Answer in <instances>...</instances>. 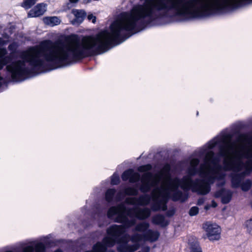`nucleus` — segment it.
<instances>
[{"mask_svg": "<svg viewBox=\"0 0 252 252\" xmlns=\"http://www.w3.org/2000/svg\"><path fill=\"white\" fill-rule=\"evenodd\" d=\"M114 222L121 223V225L112 224L106 230L107 237L114 245L116 242H120L124 239H127L129 235L126 233L127 230L136 224L135 219H129L126 216L120 214L115 217Z\"/></svg>", "mask_w": 252, "mask_h": 252, "instance_id": "f257e3e1", "label": "nucleus"}, {"mask_svg": "<svg viewBox=\"0 0 252 252\" xmlns=\"http://www.w3.org/2000/svg\"><path fill=\"white\" fill-rule=\"evenodd\" d=\"M205 163L200 164L199 168H195L190 166L187 170V175L184 176L182 179L177 177L174 178V181L179 184H182L181 189L185 191H188L191 189L193 192L197 185L198 182H203L204 180L196 178L195 180L192 179V177L196 174L200 176H203L206 174Z\"/></svg>", "mask_w": 252, "mask_h": 252, "instance_id": "f03ea898", "label": "nucleus"}, {"mask_svg": "<svg viewBox=\"0 0 252 252\" xmlns=\"http://www.w3.org/2000/svg\"><path fill=\"white\" fill-rule=\"evenodd\" d=\"M233 136V135L232 133L222 131L221 137L217 136L208 142L207 148L211 150L217 145L222 143L223 145L221 144L219 146V151L217 156H219L220 158H226L229 154V151H233L234 147L233 145L227 144L226 140L227 139L231 140Z\"/></svg>", "mask_w": 252, "mask_h": 252, "instance_id": "7ed1b4c3", "label": "nucleus"}, {"mask_svg": "<svg viewBox=\"0 0 252 252\" xmlns=\"http://www.w3.org/2000/svg\"><path fill=\"white\" fill-rule=\"evenodd\" d=\"M217 1L220 2L223 14L252 3V0H217Z\"/></svg>", "mask_w": 252, "mask_h": 252, "instance_id": "20e7f679", "label": "nucleus"}, {"mask_svg": "<svg viewBox=\"0 0 252 252\" xmlns=\"http://www.w3.org/2000/svg\"><path fill=\"white\" fill-rule=\"evenodd\" d=\"M204 181L198 182L197 185L193 192L198 194L204 195L207 194L211 190V185L215 183V176H209L206 179H202Z\"/></svg>", "mask_w": 252, "mask_h": 252, "instance_id": "39448f33", "label": "nucleus"}, {"mask_svg": "<svg viewBox=\"0 0 252 252\" xmlns=\"http://www.w3.org/2000/svg\"><path fill=\"white\" fill-rule=\"evenodd\" d=\"M170 199L169 192L161 195L160 198L157 197L154 199V203L151 205V210L158 212L160 210L165 211L167 210V203Z\"/></svg>", "mask_w": 252, "mask_h": 252, "instance_id": "423d86ee", "label": "nucleus"}, {"mask_svg": "<svg viewBox=\"0 0 252 252\" xmlns=\"http://www.w3.org/2000/svg\"><path fill=\"white\" fill-rule=\"evenodd\" d=\"M203 228L205 229L207 237L210 240L214 241L220 239V228L218 225L207 222L204 224Z\"/></svg>", "mask_w": 252, "mask_h": 252, "instance_id": "0eeeda50", "label": "nucleus"}, {"mask_svg": "<svg viewBox=\"0 0 252 252\" xmlns=\"http://www.w3.org/2000/svg\"><path fill=\"white\" fill-rule=\"evenodd\" d=\"M154 178V175L152 172L144 173L142 175L141 179L142 185L139 188L140 191L144 194L150 191L153 187L151 180Z\"/></svg>", "mask_w": 252, "mask_h": 252, "instance_id": "6e6552de", "label": "nucleus"}, {"mask_svg": "<svg viewBox=\"0 0 252 252\" xmlns=\"http://www.w3.org/2000/svg\"><path fill=\"white\" fill-rule=\"evenodd\" d=\"M174 189L171 195H170V198L174 201L177 202L180 201L181 202H185L188 198L189 195L187 193H184L181 190L178 189L180 187L181 188L182 184H179L174 181Z\"/></svg>", "mask_w": 252, "mask_h": 252, "instance_id": "1a4fd4ad", "label": "nucleus"}, {"mask_svg": "<svg viewBox=\"0 0 252 252\" xmlns=\"http://www.w3.org/2000/svg\"><path fill=\"white\" fill-rule=\"evenodd\" d=\"M244 165V163L241 160H239L238 162H228L224 160L223 161V170L226 171H232L238 173L241 171Z\"/></svg>", "mask_w": 252, "mask_h": 252, "instance_id": "9d476101", "label": "nucleus"}, {"mask_svg": "<svg viewBox=\"0 0 252 252\" xmlns=\"http://www.w3.org/2000/svg\"><path fill=\"white\" fill-rule=\"evenodd\" d=\"M113 246L114 243H112L107 237H104L102 242H97L94 245L92 251L93 252H106L108 247H111Z\"/></svg>", "mask_w": 252, "mask_h": 252, "instance_id": "9b49d317", "label": "nucleus"}, {"mask_svg": "<svg viewBox=\"0 0 252 252\" xmlns=\"http://www.w3.org/2000/svg\"><path fill=\"white\" fill-rule=\"evenodd\" d=\"M75 18L71 21V24L73 25H79L81 24L87 16V13L84 10L73 9L71 11Z\"/></svg>", "mask_w": 252, "mask_h": 252, "instance_id": "f8f14e48", "label": "nucleus"}, {"mask_svg": "<svg viewBox=\"0 0 252 252\" xmlns=\"http://www.w3.org/2000/svg\"><path fill=\"white\" fill-rule=\"evenodd\" d=\"M46 4L43 3L37 4L30 10L28 14V17H37L43 15L46 11Z\"/></svg>", "mask_w": 252, "mask_h": 252, "instance_id": "ddd939ff", "label": "nucleus"}, {"mask_svg": "<svg viewBox=\"0 0 252 252\" xmlns=\"http://www.w3.org/2000/svg\"><path fill=\"white\" fill-rule=\"evenodd\" d=\"M144 241H149L153 243L158 239L160 233L158 231L149 229L147 232L144 233Z\"/></svg>", "mask_w": 252, "mask_h": 252, "instance_id": "4468645a", "label": "nucleus"}, {"mask_svg": "<svg viewBox=\"0 0 252 252\" xmlns=\"http://www.w3.org/2000/svg\"><path fill=\"white\" fill-rule=\"evenodd\" d=\"M152 221L153 224L159 225L162 227H165L169 224V221L166 220L164 216L161 214H157L153 216Z\"/></svg>", "mask_w": 252, "mask_h": 252, "instance_id": "2eb2a0df", "label": "nucleus"}, {"mask_svg": "<svg viewBox=\"0 0 252 252\" xmlns=\"http://www.w3.org/2000/svg\"><path fill=\"white\" fill-rule=\"evenodd\" d=\"M151 214V211L149 208H139L136 210L135 217L139 220H144L148 219Z\"/></svg>", "mask_w": 252, "mask_h": 252, "instance_id": "dca6fc26", "label": "nucleus"}, {"mask_svg": "<svg viewBox=\"0 0 252 252\" xmlns=\"http://www.w3.org/2000/svg\"><path fill=\"white\" fill-rule=\"evenodd\" d=\"M243 174L240 172L231 174V183L232 188L237 189L240 187L242 181L245 178L243 177Z\"/></svg>", "mask_w": 252, "mask_h": 252, "instance_id": "f3484780", "label": "nucleus"}, {"mask_svg": "<svg viewBox=\"0 0 252 252\" xmlns=\"http://www.w3.org/2000/svg\"><path fill=\"white\" fill-rule=\"evenodd\" d=\"M6 53L7 52L5 48H1L0 49V70L11 61L10 57L5 56Z\"/></svg>", "mask_w": 252, "mask_h": 252, "instance_id": "a211bd4d", "label": "nucleus"}, {"mask_svg": "<svg viewBox=\"0 0 252 252\" xmlns=\"http://www.w3.org/2000/svg\"><path fill=\"white\" fill-rule=\"evenodd\" d=\"M208 155L211 157L210 162L212 163L214 166L219 170L223 169V167L219 164L220 158L217 156H215L213 151H211L208 153Z\"/></svg>", "mask_w": 252, "mask_h": 252, "instance_id": "6ab92c4d", "label": "nucleus"}, {"mask_svg": "<svg viewBox=\"0 0 252 252\" xmlns=\"http://www.w3.org/2000/svg\"><path fill=\"white\" fill-rule=\"evenodd\" d=\"M151 200V196L149 194H144L137 197V205L141 206L148 205Z\"/></svg>", "mask_w": 252, "mask_h": 252, "instance_id": "aec40b11", "label": "nucleus"}, {"mask_svg": "<svg viewBox=\"0 0 252 252\" xmlns=\"http://www.w3.org/2000/svg\"><path fill=\"white\" fill-rule=\"evenodd\" d=\"M121 214L125 215L124 212H121V209H119L118 205L117 206L110 207L107 211V216L108 218L112 219L115 216H116L115 217H117Z\"/></svg>", "mask_w": 252, "mask_h": 252, "instance_id": "412c9836", "label": "nucleus"}, {"mask_svg": "<svg viewBox=\"0 0 252 252\" xmlns=\"http://www.w3.org/2000/svg\"><path fill=\"white\" fill-rule=\"evenodd\" d=\"M45 24L51 26H54L60 24L61 20L56 16L45 17L43 18Z\"/></svg>", "mask_w": 252, "mask_h": 252, "instance_id": "4be33fe9", "label": "nucleus"}, {"mask_svg": "<svg viewBox=\"0 0 252 252\" xmlns=\"http://www.w3.org/2000/svg\"><path fill=\"white\" fill-rule=\"evenodd\" d=\"M149 227L150 224L148 222L146 221L141 222L136 225L134 229H133V231L143 232L144 233L147 232Z\"/></svg>", "mask_w": 252, "mask_h": 252, "instance_id": "5701e85b", "label": "nucleus"}, {"mask_svg": "<svg viewBox=\"0 0 252 252\" xmlns=\"http://www.w3.org/2000/svg\"><path fill=\"white\" fill-rule=\"evenodd\" d=\"M119 209H121V212H124V214L127 216L131 218L133 216L132 212L136 211V209L131 208H127L124 203H121L119 205Z\"/></svg>", "mask_w": 252, "mask_h": 252, "instance_id": "b1692460", "label": "nucleus"}, {"mask_svg": "<svg viewBox=\"0 0 252 252\" xmlns=\"http://www.w3.org/2000/svg\"><path fill=\"white\" fill-rule=\"evenodd\" d=\"M118 245L117 247V250L118 252H127L128 248V241L127 239H124L121 240L120 242H116Z\"/></svg>", "mask_w": 252, "mask_h": 252, "instance_id": "393cba45", "label": "nucleus"}, {"mask_svg": "<svg viewBox=\"0 0 252 252\" xmlns=\"http://www.w3.org/2000/svg\"><path fill=\"white\" fill-rule=\"evenodd\" d=\"M116 193L115 189H108L105 193V199L108 203H111L113 201L114 197Z\"/></svg>", "mask_w": 252, "mask_h": 252, "instance_id": "a878e982", "label": "nucleus"}, {"mask_svg": "<svg viewBox=\"0 0 252 252\" xmlns=\"http://www.w3.org/2000/svg\"><path fill=\"white\" fill-rule=\"evenodd\" d=\"M125 195L128 196H137L138 194V190L133 187H126L123 190Z\"/></svg>", "mask_w": 252, "mask_h": 252, "instance_id": "bb28decb", "label": "nucleus"}, {"mask_svg": "<svg viewBox=\"0 0 252 252\" xmlns=\"http://www.w3.org/2000/svg\"><path fill=\"white\" fill-rule=\"evenodd\" d=\"M232 192L229 189L226 191L225 194L221 198V202L223 204H226L230 202L232 197Z\"/></svg>", "mask_w": 252, "mask_h": 252, "instance_id": "cd10ccee", "label": "nucleus"}, {"mask_svg": "<svg viewBox=\"0 0 252 252\" xmlns=\"http://www.w3.org/2000/svg\"><path fill=\"white\" fill-rule=\"evenodd\" d=\"M252 186V182L250 179H247L245 182L241 184L240 186L241 189L243 191H248Z\"/></svg>", "mask_w": 252, "mask_h": 252, "instance_id": "c85d7f7f", "label": "nucleus"}, {"mask_svg": "<svg viewBox=\"0 0 252 252\" xmlns=\"http://www.w3.org/2000/svg\"><path fill=\"white\" fill-rule=\"evenodd\" d=\"M144 233H135L131 235L130 237V240L133 243H138L139 242H140L142 240L144 241Z\"/></svg>", "mask_w": 252, "mask_h": 252, "instance_id": "c756f323", "label": "nucleus"}, {"mask_svg": "<svg viewBox=\"0 0 252 252\" xmlns=\"http://www.w3.org/2000/svg\"><path fill=\"white\" fill-rule=\"evenodd\" d=\"M36 2V0H24L21 6L25 9L31 8Z\"/></svg>", "mask_w": 252, "mask_h": 252, "instance_id": "7c9ffc66", "label": "nucleus"}, {"mask_svg": "<svg viewBox=\"0 0 252 252\" xmlns=\"http://www.w3.org/2000/svg\"><path fill=\"white\" fill-rule=\"evenodd\" d=\"M153 168V166L151 164H147L145 165H143L139 166L137 168L138 171L139 172H150Z\"/></svg>", "mask_w": 252, "mask_h": 252, "instance_id": "2f4dec72", "label": "nucleus"}, {"mask_svg": "<svg viewBox=\"0 0 252 252\" xmlns=\"http://www.w3.org/2000/svg\"><path fill=\"white\" fill-rule=\"evenodd\" d=\"M140 179V175L134 171L133 169V173L131 174L129 182L131 183H135L138 182Z\"/></svg>", "mask_w": 252, "mask_h": 252, "instance_id": "473e14b6", "label": "nucleus"}, {"mask_svg": "<svg viewBox=\"0 0 252 252\" xmlns=\"http://www.w3.org/2000/svg\"><path fill=\"white\" fill-rule=\"evenodd\" d=\"M133 173V169L130 168L125 171L122 176L121 178L123 181H126L129 180L131 174Z\"/></svg>", "mask_w": 252, "mask_h": 252, "instance_id": "72a5a7b5", "label": "nucleus"}, {"mask_svg": "<svg viewBox=\"0 0 252 252\" xmlns=\"http://www.w3.org/2000/svg\"><path fill=\"white\" fill-rule=\"evenodd\" d=\"M34 248L36 252H45V246L42 242L38 243L35 245Z\"/></svg>", "mask_w": 252, "mask_h": 252, "instance_id": "f704fd0d", "label": "nucleus"}, {"mask_svg": "<svg viewBox=\"0 0 252 252\" xmlns=\"http://www.w3.org/2000/svg\"><path fill=\"white\" fill-rule=\"evenodd\" d=\"M120 182V180L119 175L116 173H114L111 177V184L112 185H117Z\"/></svg>", "mask_w": 252, "mask_h": 252, "instance_id": "c9c22d12", "label": "nucleus"}, {"mask_svg": "<svg viewBox=\"0 0 252 252\" xmlns=\"http://www.w3.org/2000/svg\"><path fill=\"white\" fill-rule=\"evenodd\" d=\"M125 203L127 205H137V197H127L125 200Z\"/></svg>", "mask_w": 252, "mask_h": 252, "instance_id": "e433bc0d", "label": "nucleus"}, {"mask_svg": "<svg viewBox=\"0 0 252 252\" xmlns=\"http://www.w3.org/2000/svg\"><path fill=\"white\" fill-rule=\"evenodd\" d=\"M140 247L139 243H134L133 245H129L127 252H134L138 250Z\"/></svg>", "mask_w": 252, "mask_h": 252, "instance_id": "4c0bfd02", "label": "nucleus"}, {"mask_svg": "<svg viewBox=\"0 0 252 252\" xmlns=\"http://www.w3.org/2000/svg\"><path fill=\"white\" fill-rule=\"evenodd\" d=\"M244 166L245 170L240 173L243 174V177H245L246 176L249 175L252 172V166L248 165L247 164H245Z\"/></svg>", "mask_w": 252, "mask_h": 252, "instance_id": "58836bf2", "label": "nucleus"}, {"mask_svg": "<svg viewBox=\"0 0 252 252\" xmlns=\"http://www.w3.org/2000/svg\"><path fill=\"white\" fill-rule=\"evenodd\" d=\"M227 190L225 188H222L216 191L214 193V197L216 198L222 197Z\"/></svg>", "mask_w": 252, "mask_h": 252, "instance_id": "ea45409f", "label": "nucleus"}, {"mask_svg": "<svg viewBox=\"0 0 252 252\" xmlns=\"http://www.w3.org/2000/svg\"><path fill=\"white\" fill-rule=\"evenodd\" d=\"M199 208L196 206L192 207L189 210V214L190 216H194L198 214Z\"/></svg>", "mask_w": 252, "mask_h": 252, "instance_id": "a19ab883", "label": "nucleus"}, {"mask_svg": "<svg viewBox=\"0 0 252 252\" xmlns=\"http://www.w3.org/2000/svg\"><path fill=\"white\" fill-rule=\"evenodd\" d=\"M190 252H202L201 248L198 245H194L190 248Z\"/></svg>", "mask_w": 252, "mask_h": 252, "instance_id": "79ce46f5", "label": "nucleus"}, {"mask_svg": "<svg viewBox=\"0 0 252 252\" xmlns=\"http://www.w3.org/2000/svg\"><path fill=\"white\" fill-rule=\"evenodd\" d=\"M176 212V209L174 208H171L167 210L166 212V216L167 217H173Z\"/></svg>", "mask_w": 252, "mask_h": 252, "instance_id": "37998d69", "label": "nucleus"}, {"mask_svg": "<svg viewBox=\"0 0 252 252\" xmlns=\"http://www.w3.org/2000/svg\"><path fill=\"white\" fill-rule=\"evenodd\" d=\"M216 176H215L216 180H224L225 174L223 173H220L217 172L216 173Z\"/></svg>", "mask_w": 252, "mask_h": 252, "instance_id": "c03bdc74", "label": "nucleus"}, {"mask_svg": "<svg viewBox=\"0 0 252 252\" xmlns=\"http://www.w3.org/2000/svg\"><path fill=\"white\" fill-rule=\"evenodd\" d=\"M245 157L248 159V160L246 162V164L252 166V154L250 155L249 153H247L246 154Z\"/></svg>", "mask_w": 252, "mask_h": 252, "instance_id": "a18cd8bd", "label": "nucleus"}, {"mask_svg": "<svg viewBox=\"0 0 252 252\" xmlns=\"http://www.w3.org/2000/svg\"><path fill=\"white\" fill-rule=\"evenodd\" d=\"M200 160L198 158H193L190 161V165L195 168H198L197 166L199 164Z\"/></svg>", "mask_w": 252, "mask_h": 252, "instance_id": "49530a36", "label": "nucleus"}, {"mask_svg": "<svg viewBox=\"0 0 252 252\" xmlns=\"http://www.w3.org/2000/svg\"><path fill=\"white\" fill-rule=\"evenodd\" d=\"M246 226L249 231V232L250 233L252 231V220L251 219L246 221Z\"/></svg>", "mask_w": 252, "mask_h": 252, "instance_id": "de8ad7c7", "label": "nucleus"}, {"mask_svg": "<svg viewBox=\"0 0 252 252\" xmlns=\"http://www.w3.org/2000/svg\"><path fill=\"white\" fill-rule=\"evenodd\" d=\"M34 248L32 246H28L23 249V252H34Z\"/></svg>", "mask_w": 252, "mask_h": 252, "instance_id": "09e8293b", "label": "nucleus"}, {"mask_svg": "<svg viewBox=\"0 0 252 252\" xmlns=\"http://www.w3.org/2000/svg\"><path fill=\"white\" fill-rule=\"evenodd\" d=\"M17 45L15 43L13 42L10 44L8 46V49L12 52H14L16 50Z\"/></svg>", "mask_w": 252, "mask_h": 252, "instance_id": "8fccbe9b", "label": "nucleus"}, {"mask_svg": "<svg viewBox=\"0 0 252 252\" xmlns=\"http://www.w3.org/2000/svg\"><path fill=\"white\" fill-rule=\"evenodd\" d=\"M124 192L119 191L116 194V199L118 201L122 200L124 197Z\"/></svg>", "mask_w": 252, "mask_h": 252, "instance_id": "3c124183", "label": "nucleus"}, {"mask_svg": "<svg viewBox=\"0 0 252 252\" xmlns=\"http://www.w3.org/2000/svg\"><path fill=\"white\" fill-rule=\"evenodd\" d=\"M87 18L89 21L92 20V22L94 24L96 22V17L94 16L92 14H89Z\"/></svg>", "mask_w": 252, "mask_h": 252, "instance_id": "603ef678", "label": "nucleus"}, {"mask_svg": "<svg viewBox=\"0 0 252 252\" xmlns=\"http://www.w3.org/2000/svg\"><path fill=\"white\" fill-rule=\"evenodd\" d=\"M142 252H150V248L149 246H145L142 248Z\"/></svg>", "mask_w": 252, "mask_h": 252, "instance_id": "864d4df0", "label": "nucleus"}, {"mask_svg": "<svg viewBox=\"0 0 252 252\" xmlns=\"http://www.w3.org/2000/svg\"><path fill=\"white\" fill-rule=\"evenodd\" d=\"M204 199L203 198H200L198 199L197 204L199 206L202 205L204 203Z\"/></svg>", "mask_w": 252, "mask_h": 252, "instance_id": "5fc2aeb1", "label": "nucleus"}, {"mask_svg": "<svg viewBox=\"0 0 252 252\" xmlns=\"http://www.w3.org/2000/svg\"><path fill=\"white\" fill-rule=\"evenodd\" d=\"M225 184V181L223 180L222 182L220 183H218L217 184V186L218 187H223Z\"/></svg>", "mask_w": 252, "mask_h": 252, "instance_id": "6e6d98bb", "label": "nucleus"}, {"mask_svg": "<svg viewBox=\"0 0 252 252\" xmlns=\"http://www.w3.org/2000/svg\"><path fill=\"white\" fill-rule=\"evenodd\" d=\"M6 43V42L2 38L0 37V46L4 45Z\"/></svg>", "mask_w": 252, "mask_h": 252, "instance_id": "4d7b16f0", "label": "nucleus"}, {"mask_svg": "<svg viewBox=\"0 0 252 252\" xmlns=\"http://www.w3.org/2000/svg\"><path fill=\"white\" fill-rule=\"evenodd\" d=\"M164 168L167 171H169L171 168L170 165L169 164H166L164 167Z\"/></svg>", "mask_w": 252, "mask_h": 252, "instance_id": "13d9d810", "label": "nucleus"}, {"mask_svg": "<svg viewBox=\"0 0 252 252\" xmlns=\"http://www.w3.org/2000/svg\"><path fill=\"white\" fill-rule=\"evenodd\" d=\"M218 206V204L214 200L212 201V207L216 208Z\"/></svg>", "mask_w": 252, "mask_h": 252, "instance_id": "bf43d9fd", "label": "nucleus"}, {"mask_svg": "<svg viewBox=\"0 0 252 252\" xmlns=\"http://www.w3.org/2000/svg\"><path fill=\"white\" fill-rule=\"evenodd\" d=\"M240 128H241V126H240L238 125V126H236V128H235V129L237 131V132L236 133H239V130L240 129Z\"/></svg>", "mask_w": 252, "mask_h": 252, "instance_id": "052dcab7", "label": "nucleus"}, {"mask_svg": "<svg viewBox=\"0 0 252 252\" xmlns=\"http://www.w3.org/2000/svg\"><path fill=\"white\" fill-rule=\"evenodd\" d=\"M210 208V206L209 205H207L205 206L204 207V209L206 210H208L209 209V208Z\"/></svg>", "mask_w": 252, "mask_h": 252, "instance_id": "680f3d73", "label": "nucleus"}, {"mask_svg": "<svg viewBox=\"0 0 252 252\" xmlns=\"http://www.w3.org/2000/svg\"><path fill=\"white\" fill-rule=\"evenodd\" d=\"M92 0H84L83 2L85 3H88L91 2Z\"/></svg>", "mask_w": 252, "mask_h": 252, "instance_id": "e2e57ef3", "label": "nucleus"}, {"mask_svg": "<svg viewBox=\"0 0 252 252\" xmlns=\"http://www.w3.org/2000/svg\"><path fill=\"white\" fill-rule=\"evenodd\" d=\"M79 0H69V1L71 3H76Z\"/></svg>", "mask_w": 252, "mask_h": 252, "instance_id": "0e129e2a", "label": "nucleus"}, {"mask_svg": "<svg viewBox=\"0 0 252 252\" xmlns=\"http://www.w3.org/2000/svg\"><path fill=\"white\" fill-rule=\"evenodd\" d=\"M247 135L244 134H239V138H242V137H245Z\"/></svg>", "mask_w": 252, "mask_h": 252, "instance_id": "69168bd1", "label": "nucleus"}, {"mask_svg": "<svg viewBox=\"0 0 252 252\" xmlns=\"http://www.w3.org/2000/svg\"><path fill=\"white\" fill-rule=\"evenodd\" d=\"M54 252H63V251L61 249H58L55 251Z\"/></svg>", "mask_w": 252, "mask_h": 252, "instance_id": "338daca9", "label": "nucleus"}, {"mask_svg": "<svg viewBox=\"0 0 252 252\" xmlns=\"http://www.w3.org/2000/svg\"><path fill=\"white\" fill-rule=\"evenodd\" d=\"M108 252H115L114 250H110Z\"/></svg>", "mask_w": 252, "mask_h": 252, "instance_id": "774afa93", "label": "nucleus"}]
</instances>
